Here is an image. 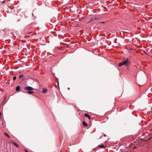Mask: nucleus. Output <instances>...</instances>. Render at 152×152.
<instances>
[{"instance_id":"obj_18","label":"nucleus","mask_w":152,"mask_h":152,"mask_svg":"<svg viewBox=\"0 0 152 152\" xmlns=\"http://www.w3.org/2000/svg\"><path fill=\"white\" fill-rule=\"evenodd\" d=\"M1 113H0V117L1 116Z\"/></svg>"},{"instance_id":"obj_19","label":"nucleus","mask_w":152,"mask_h":152,"mask_svg":"<svg viewBox=\"0 0 152 152\" xmlns=\"http://www.w3.org/2000/svg\"><path fill=\"white\" fill-rule=\"evenodd\" d=\"M150 139V138H149V139H148V140H149Z\"/></svg>"},{"instance_id":"obj_11","label":"nucleus","mask_w":152,"mask_h":152,"mask_svg":"<svg viewBox=\"0 0 152 152\" xmlns=\"http://www.w3.org/2000/svg\"><path fill=\"white\" fill-rule=\"evenodd\" d=\"M93 18H94V19H92V20H91V21H93V20H96V19H96V17H94H94Z\"/></svg>"},{"instance_id":"obj_15","label":"nucleus","mask_w":152,"mask_h":152,"mask_svg":"<svg viewBox=\"0 0 152 152\" xmlns=\"http://www.w3.org/2000/svg\"><path fill=\"white\" fill-rule=\"evenodd\" d=\"M25 151L26 152H29L27 150H26V149H25Z\"/></svg>"},{"instance_id":"obj_9","label":"nucleus","mask_w":152,"mask_h":152,"mask_svg":"<svg viewBox=\"0 0 152 152\" xmlns=\"http://www.w3.org/2000/svg\"><path fill=\"white\" fill-rule=\"evenodd\" d=\"M27 92L28 93L30 94H31L33 93V91H28Z\"/></svg>"},{"instance_id":"obj_17","label":"nucleus","mask_w":152,"mask_h":152,"mask_svg":"<svg viewBox=\"0 0 152 152\" xmlns=\"http://www.w3.org/2000/svg\"><path fill=\"white\" fill-rule=\"evenodd\" d=\"M4 101H5V100H3V101L2 102V103H4Z\"/></svg>"},{"instance_id":"obj_10","label":"nucleus","mask_w":152,"mask_h":152,"mask_svg":"<svg viewBox=\"0 0 152 152\" xmlns=\"http://www.w3.org/2000/svg\"><path fill=\"white\" fill-rule=\"evenodd\" d=\"M98 146L101 148H104V145H99Z\"/></svg>"},{"instance_id":"obj_7","label":"nucleus","mask_w":152,"mask_h":152,"mask_svg":"<svg viewBox=\"0 0 152 152\" xmlns=\"http://www.w3.org/2000/svg\"><path fill=\"white\" fill-rule=\"evenodd\" d=\"M47 90L46 89H44L42 91V93H45L47 92Z\"/></svg>"},{"instance_id":"obj_16","label":"nucleus","mask_w":152,"mask_h":152,"mask_svg":"<svg viewBox=\"0 0 152 152\" xmlns=\"http://www.w3.org/2000/svg\"><path fill=\"white\" fill-rule=\"evenodd\" d=\"M99 23H104V22H100Z\"/></svg>"},{"instance_id":"obj_6","label":"nucleus","mask_w":152,"mask_h":152,"mask_svg":"<svg viewBox=\"0 0 152 152\" xmlns=\"http://www.w3.org/2000/svg\"><path fill=\"white\" fill-rule=\"evenodd\" d=\"M4 135H5L8 138H10V136L9 135L7 134V133L6 132H4Z\"/></svg>"},{"instance_id":"obj_2","label":"nucleus","mask_w":152,"mask_h":152,"mask_svg":"<svg viewBox=\"0 0 152 152\" xmlns=\"http://www.w3.org/2000/svg\"><path fill=\"white\" fill-rule=\"evenodd\" d=\"M24 89L26 90H32L33 88L31 86H27L24 88Z\"/></svg>"},{"instance_id":"obj_20","label":"nucleus","mask_w":152,"mask_h":152,"mask_svg":"<svg viewBox=\"0 0 152 152\" xmlns=\"http://www.w3.org/2000/svg\"><path fill=\"white\" fill-rule=\"evenodd\" d=\"M3 2L4 3V1Z\"/></svg>"},{"instance_id":"obj_12","label":"nucleus","mask_w":152,"mask_h":152,"mask_svg":"<svg viewBox=\"0 0 152 152\" xmlns=\"http://www.w3.org/2000/svg\"><path fill=\"white\" fill-rule=\"evenodd\" d=\"M23 77V75H20L19 76V78H21V77Z\"/></svg>"},{"instance_id":"obj_13","label":"nucleus","mask_w":152,"mask_h":152,"mask_svg":"<svg viewBox=\"0 0 152 152\" xmlns=\"http://www.w3.org/2000/svg\"><path fill=\"white\" fill-rule=\"evenodd\" d=\"M16 76H14L13 77V80H16Z\"/></svg>"},{"instance_id":"obj_5","label":"nucleus","mask_w":152,"mask_h":152,"mask_svg":"<svg viewBox=\"0 0 152 152\" xmlns=\"http://www.w3.org/2000/svg\"><path fill=\"white\" fill-rule=\"evenodd\" d=\"M12 143L16 147H18V145L17 143H16L15 142L13 141H12Z\"/></svg>"},{"instance_id":"obj_8","label":"nucleus","mask_w":152,"mask_h":152,"mask_svg":"<svg viewBox=\"0 0 152 152\" xmlns=\"http://www.w3.org/2000/svg\"><path fill=\"white\" fill-rule=\"evenodd\" d=\"M20 89V87L19 86H17L16 88V91H18Z\"/></svg>"},{"instance_id":"obj_3","label":"nucleus","mask_w":152,"mask_h":152,"mask_svg":"<svg viewBox=\"0 0 152 152\" xmlns=\"http://www.w3.org/2000/svg\"><path fill=\"white\" fill-rule=\"evenodd\" d=\"M83 125L85 126L86 127L88 126V124L85 121H84L83 122Z\"/></svg>"},{"instance_id":"obj_14","label":"nucleus","mask_w":152,"mask_h":152,"mask_svg":"<svg viewBox=\"0 0 152 152\" xmlns=\"http://www.w3.org/2000/svg\"><path fill=\"white\" fill-rule=\"evenodd\" d=\"M6 96H4V100H5L6 99Z\"/></svg>"},{"instance_id":"obj_4","label":"nucleus","mask_w":152,"mask_h":152,"mask_svg":"<svg viewBox=\"0 0 152 152\" xmlns=\"http://www.w3.org/2000/svg\"><path fill=\"white\" fill-rule=\"evenodd\" d=\"M85 116L86 117H88L89 119H91V117L89 115L87 114L86 113L85 114Z\"/></svg>"},{"instance_id":"obj_1","label":"nucleus","mask_w":152,"mask_h":152,"mask_svg":"<svg viewBox=\"0 0 152 152\" xmlns=\"http://www.w3.org/2000/svg\"><path fill=\"white\" fill-rule=\"evenodd\" d=\"M129 61V59L128 58H126L125 61L122 62L118 64L119 66H121L124 65H126V64H128Z\"/></svg>"}]
</instances>
